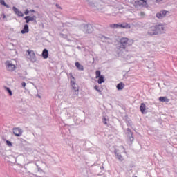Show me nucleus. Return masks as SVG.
<instances>
[{
	"mask_svg": "<svg viewBox=\"0 0 177 177\" xmlns=\"http://www.w3.org/2000/svg\"><path fill=\"white\" fill-rule=\"evenodd\" d=\"M37 97H39V99H41V95H39V94H37Z\"/></svg>",
	"mask_w": 177,
	"mask_h": 177,
	"instance_id": "nucleus-36",
	"label": "nucleus"
},
{
	"mask_svg": "<svg viewBox=\"0 0 177 177\" xmlns=\"http://www.w3.org/2000/svg\"><path fill=\"white\" fill-rule=\"evenodd\" d=\"M120 44L121 45L120 49H127L128 46H132V45H133V40L127 37H122L120 39Z\"/></svg>",
	"mask_w": 177,
	"mask_h": 177,
	"instance_id": "nucleus-1",
	"label": "nucleus"
},
{
	"mask_svg": "<svg viewBox=\"0 0 177 177\" xmlns=\"http://www.w3.org/2000/svg\"><path fill=\"white\" fill-rule=\"evenodd\" d=\"M17 16H18L19 17H23V16H24V14H23V12L19 11L17 13Z\"/></svg>",
	"mask_w": 177,
	"mask_h": 177,
	"instance_id": "nucleus-23",
	"label": "nucleus"
},
{
	"mask_svg": "<svg viewBox=\"0 0 177 177\" xmlns=\"http://www.w3.org/2000/svg\"><path fill=\"white\" fill-rule=\"evenodd\" d=\"M111 28H118V27H120V28H131V24L127 23V22H124L122 24H113L110 25Z\"/></svg>",
	"mask_w": 177,
	"mask_h": 177,
	"instance_id": "nucleus-3",
	"label": "nucleus"
},
{
	"mask_svg": "<svg viewBox=\"0 0 177 177\" xmlns=\"http://www.w3.org/2000/svg\"><path fill=\"white\" fill-rule=\"evenodd\" d=\"M97 82L98 84H103V82H104V76L101 75L100 77H99Z\"/></svg>",
	"mask_w": 177,
	"mask_h": 177,
	"instance_id": "nucleus-16",
	"label": "nucleus"
},
{
	"mask_svg": "<svg viewBox=\"0 0 177 177\" xmlns=\"http://www.w3.org/2000/svg\"><path fill=\"white\" fill-rule=\"evenodd\" d=\"M159 102H162L163 103L164 102L168 103V102H169V99H168V97H160Z\"/></svg>",
	"mask_w": 177,
	"mask_h": 177,
	"instance_id": "nucleus-13",
	"label": "nucleus"
},
{
	"mask_svg": "<svg viewBox=\"0 0 177 177\" xmlns=\"http://www.w3.org/2000/svg\"><path fill=\"white\" fill-rule=\"evenodd\" d=\"M0 3L1 5L5 6L7 8H10V6L8 4H7L6 2H5V0H0Z\"/></svg>",
	"mask_w": 177,
	"mask_h": 177,
	"instance_id": "nucleus-15",
	"label": "nucleus"
},
{
	"mask_svg": "<svg viewBox=\"0 0 177 177\" xmlns=\"http://www.w3.org/2000/svg\"><path fill=\"white\" fill-rule=\"evenodd\" d=\"M157 1V2H161V1H162V0H156Z\"/></svg>",
	"mask_w": 177,
	"mask_h": 177,
	"instance_id": "nucleus-37",
	"label": "nucleus"
},
{
	"mask_svg": "<svg viewBox=\"0 0 177 177\" xmlns=\"http://www.w3.org/2000/svg\"><path fill=\"white\" fill-rule=\"evenodd\" d=\"M30 12L31 13H35V11L34 10H30Z\"/></svg>",
	"mask_w": 177,
	"mask_h": 177,
	"instance_id": "nucleus-33",
	"label": "nucleus"
},
{
	"mask_svg": "<svg viewBox=\"0 0 177 177\" xmlns=\"http://www.w3.org/2000/svg\"><path fill=\"white\" fill-rule=\"evenodd\" d=\"M94 89H95V91H97V92H99L100 93L102 92V91L99 89V87L97 86H95Z\"/></svg>",
	"mask_w": 177,
	"mask_h": 177,
	"instance_id": "nucleus-25",
	"label": "nucleus"
},
{
	"mask_svg": "<svg viewBox=\"0 0 177 177\" xmlns=\"http://www.w3.org/2000/svg\"><path fill=\"white\" fill-rule=\"evenodd\" d=\"M165 15H167V11L163 10L157 13L156 17H158V19H162V17H165Z\"/></svg>",
	"mask_w": 177,
	"mask_h": 177,
	"instance_id": "nucleus-10",
	"label": "nucleus"
},
{
	"mask_svg": "<svg viewBox=\"0 0 177 177\" xmlns=\"http://www.w3.org/2000/svg\"><path fill=\"white\" fill-rule=\"evenodd\" d=\"M130 140L131 141V142H133V137H130Z\"/></svg>",
	"mask_w": 177,
	"mask_h": 177,
	"instance_id": "nucleus-34",
	"label": "nucleus"
},
{
	"mask_svg": "<svg viewBox=\"0 0 177 177\" xmlns=\"http://www.w3.org/2000/svg\"><path fill=\"white\" fill-rule=\"evenodd\" d=\"M116 88L118 91H122V89L125 88V84H124L123 82H120L116 86Z\"/></svg>",
	"mask_w": 177,
	"mask_h": 177,
	"instance_id": "nucleus-11",
	"label": "nucleus"
},
{
	"mask_svg": "<svg viewBox=\"0 0 177 177\" xmlns=\"http://www.w3.org/2000/svg\"><path fill=\"white\" fill-rule=\"evenodd\" d=\"M13 133L15 136H21L23 135V129L20 127H15L13 129Z\"/></svg>",
	"mask_w": 177,
	"mask_h": 177,
	"instance_id": "nucleus-7",
	"label": "nucleus"
},
{
	"mask_svg": "<svg viewBox=\"0 0 177 177\" xmlns=\"http://www.w3.org/2000/svg\"><path fill=\"white\" fill-rule=\"evenodd\" d=\"M4 89H5V91H6L8 92L9 96H12V95H13V94L12 93V90L10 89V88L7 87V86H5V87H4Z\"/></svg>",
	"mask_w": 177,
	"mask_h": 177,
	"instance_id": "nucleus-17",
	"label": "nucleus"
},
{
	"mask_svg": "<svg viewBox=\"0 0 177 177\" xmlns=\"http://www.w3.org/2000/svg\"><path fill=\"white\" fill-rule=\"evenodd\" d=\"M24 20H26V24H28V23H30V21H34L35 20V19H37V17L35 15H33L32 17L26 16V17H24Z\"/></svg>",
	"mask_w": 177,
	"mask_h": 177,
	"instance_id": "nucleus-8",
	"label": "nucleus"
},
{
	"mask_svg": "<svg viewBox=\"0 0 177 177\" xmlns=\"http://www.w3.org/2000/svg\"><path fill=\"white\" fill-rule=\"evenodd\" d=\"M140 16L142 17L145 16V12H140Z\"/></svg>",
	"mask_w": 177,
	"mask_h": 177,
	"instance_id": "nucleus-35",
	"label": "nucleus"
},
{
	"mask_svg": "<svg viewBox=\"0 0 177 177\" xmlns=\"http://www.w3.org/2000/svg\"><path fill=\"white\" fill-rule=\"evenodd\" d=\"M21 32L22 34H28V32H30V28L28 27V24H26L24 26Z\"/></svg>",
	"mask_w": 177,
	"mask_h": 177,
	"instance_id": "nucleus-9",
	"label": "nucleus"
},
{
	"mask_svg": "<svg viewBox=\"0 0 177 177\" xmlns=\"http://www.w3.org/2000/svg\"><path fill=\"white\" fill-rule=\"evenodd\" d=\"M164 30V26L162 25H157L151 26L148 31L149 35H157L158 32H162Z\"/></svg>",
	"mask_w": 177,
	"mask_h": 177,
	"instance_id": "nucleus-2",
	"label": "nucleus"
},
{
	"mask_svg": "<svg viewBox=\"0 0 177 177\" xmlns=\"http://www.w3.org/2000/svg\"><path fill=\"white\" fill-rule=\"evenodd\" d=\"M37 167L38 172H44V170H42V169H41V167H39L38 165H37Z\"/></svg>",
	"mask_w": 177,
	"mask_h": 177,
	"instance_id": "nucleus-26",
	"label": "nucleus"
},
{
	"mask_svg": "<svg viewBox=\"0 0 177 177\" xmlns=\"http://www.w3.org/2000/svg\"><path fill=\"white\" fill-rule=\"evenodd\" d=\"M140 110L142 114H145V113H146V104H145V103H141Z\"/></svg>",
	"mask_w": 177,
	"mask_h": 177,
	"instance_id": "nucleus-12",
	"label": "nucleus"
},
{
	"mask_svg": "<svg viewBox=\"0 0 177 177\" xmlns=\"http://www.w3.org/2000/svg\"><path fill=\"white\" fill-rule=\"evenodd\" d=\"M21 85L23 88H26V82H23Z\"/></svg>",
	"mask_w": 177,
	"mask_h": 177,
	"instance_id": "nucleus-30",
	"label": "nucleus"
},
{
	"mask_svg": "<svg viewBox=\"0 0 177 177\" xmlns=\"http://www.w3.org/2000/svg\"><path fill=\"white\" fill-rule=\"evenodd\" d=\"M2 17H3V19H6V15H5V13L2 14Z\"/></svg>",
	"mask_w": 177,
	"mask_h": 177,
	"instance_id": "nucleus-31",
	"label": "nucleus"
},
{
	"mask_svg": "<svg viewBox=\"0 0 177 177\" xmlns=\"http://www.w3.org/2000/svg\"><path fill=\"white\" fill-rule=\"evenodd\" d=\"M27 53V59H28L29 60H30V62H32L33 63L34 62H37V57H35V53H34V51L28 50Z\"/></svg>",
	"mask_w": 177,
	"mask_h": 177,
	"instance_id": "nucleus-4",
	"label": "nucleus"
},
{
	"mask_svg": "<svg viewBox=\"0 0 177 177\" xmlns=\"http://www.w3.org/2000/svg\"><path fill=\"white\" fill-rule=\"evenodd\" d=\"M146 2H147V0H140L137 1V3L138 5H142V3H146Z\"/></svg>",
	"mask_w": 177,
	"mask_h": 177,
	"instance_id": "nucleus-21",
	"label": "nucleus"
},
{
	"mask_svg": "<svg viewBox=\"0 0 177 177\" xmlns=\"http://www.w3.org/2000/svg\"><path fill=\"white\" fill-rule=\"evenodd\" d=\"M48 50L45 49V59H48Z\"/></svg>",
	"mask_w": 177,
	"mask_h": 177,
	"instance_id": "nucleus-24",
	"label": "nucleus"
},
{
	"mask_svg": "<svg viewBox=\"0 0 177 177\" xmlns=\"http://www.w3.org/2000/svg\"><path fill=\"white\" fill-rule=\"evenodd\" d=\"M6 143L7 146H9V147H12V146H13V144L12 143V142H10L9 140H6Z\"/></svg>",
	"mask_w": 177,
	"mask_h": 177,
	"instance_id": "nucleus-22",
	"label": "nucleus"
},
{
	"mask_svg": "<svg viewBox=\"0 0 177 177\" xmlns=\"http://www.w3.org/2000/svg\"><path fill=\"white\" fill-rule=\"evenodd\" d=\"M28 13H30V10H28V9H26L24 12V15H28Z\"/></svg>",
	"mask_w": 177,
	"mask_h": 177,
	"instance_id": "nucleus-29",
	"label": "nucleus"
},
{
	"mask_svg": "<svg viewBox=\"0 0 177 177\" xmlns=\"http://www.w3.org/2000/svg\"><path fill=\"white\" fill-rule=\"evenodd\" d=\"M57 8H58V9H62V8L60 7V6L59 4H56Z\"/></svg>",
	"mask_w": 177,
	"mask_h": 177,
	"instance_id": "nucleus-32",
	"label": "nucleus"
},
{
	"mask_svg": "<svg viewBox=\"0 0 177 177\" xmlns=\"http://www.w3.org/2000/svg\"><path fill=\"white\" fill-rule=\"evenodd\" d=\"M5 64L8 71H15L16 70V66L12 64L10 61H6Z\"/></svg>",
	"mask_w": 177,
	"mask_h": 177,
	"instance_id": "nucleus-6",
	"label": "nucleus"
},
{
	"mask_svg": "<svg viewBox=\"0 0 177 177\" xmlns=\"http://www.w3.org/2000/svg\"><path fill=\"white\" fill-rule=\"evenodd\" d=\"M75 67L80 70V71H84V66L80 64V62H75Z\"/></svg>",
	"mask_w": 177,
	"mask_h": 177,
	"instance_id": "nucleus-14",
	"label": "nucleus"
},
{
	"mask_svg": "<svg viewBox=\"0 0 177 177\" xmlns=\"http://www.w3.org/2000/svg\"><path fill=\"white\" fill-rule=\"evenodd\" d=\"M12 10L15 13V15H17V13L20 11L15 6L12 7Z\"/></svg>",
	"mask_w": 177,
	"mask_h": 177,
	"instance_id": "nucleus-20",
	"label": "nucleus"
},
{
	"mask_svg": "<svg viewBox=\"0 0 177 177\" xmlns=\"http://www.w3.org/2000/svg\"><path fill=\"white\" fill-rule=\"evenodd\" d=\"M3 140H6V139L3 138Z\"/></svg>",
	"mask_w": 177,
	"mask_h": 177,
	"instance_id": "nucleus-38",
	"label": "nucleus"
},
{
	"mask_svg": "<svg viewBox=\"0 0 177 177\" xmlns=\"http://www.w3.org/2000/svg\"><path fill=\"white\" fill-rule=\"evenodd\" d=\"M102 121L105 125L107 124V119H106V118H103Z\"/></svg>",
	"mask_w": 177,
	"mask_h": 177,
	"instance_id": "nucleus-27",
	"label": "nucleus"
},
{
	"mask_svg": "<svg viewBox=\"0 0 177 177\" xmlns=\"http://www.w3.org/2000/svg\"><path fill=\"white\" fill-rule=\"evenodd\" d=\"M41 56L44 59H45V49L43 50Z\"/></svg>",
	"mask_w": 177,
	"mask_h": 177,
	"instance_id": "nucleus-28",
	"label": "nucleus"
},
{
	"mask_svg": "<svg viewBox=\"0 0 177 177\" xmlns=\"http://www.w3.org/2000/svg\"><path fill=\"white\" fill-rule=\"evenodd\" d=\"M71 85L74 89L75 92H78L80 91V87H78V85L75 84V78L73 77V75L71 74Z\"/></svg>",
	"mask_w": 177,
	"mask_h": 177,
	"instance_id": "nucleus-5",
	"label": "nucleus"
},
{
	"mask_svg": "<svg viewBox=\"0 0 177 177\" xmlns=\"http://www.w3.org/2000/svg\"><path fill=\"white\" fill-rule=\"evenodd\" d=\"M116 158H118V160H120V161H124V158L120 154H117Z\"/></svg>",
	"mask_w": 177,
	"mask_h": 177,
	"instance_id": "nucleus-18",
	"label": "nucleus"
},
{
	"mask_svg": "<svg viewBox=\"0 0 177 177\" xmlns=\"http://www.w3.org/2000/svg\"><path fill=\"white\" fill-rule=\"evenodd\" d=\"M101 72L100 71H96L95 72V78L97 79L99 78V77H101L102 75H100Z\"/></svg>",
	"mask_w": 177,
	"mask_h": 177,
	"instance_id": "nucleus-19",
	"label": "nucleus"
}]
</instances>
